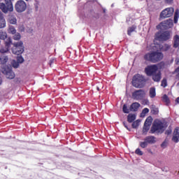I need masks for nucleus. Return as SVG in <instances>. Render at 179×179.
Segmentation results:
<instances>
[{"label": "nucleus", "mask_w": 179, "mask_h": 179, "mask_svg": "<svg viewBox=\"0 0 179 179\" xmlns=\"http://www.w3.org/2000/svg\"><path fill=\"white\" fill-rule=\"evenodd\" d=\"M144 59L146 61H150V62H153L155 64L163 59V53L160 52H152L151 53H147L144 56Z\"/></svg>", "instance_id": "f257e3e1"}, {"label": "nucleus", "mask_w": 179, "mask_h": 179, "mask_svg": "<svg viewBox=\"0 0 179 179\" xmlns=\"http://www.w3.org/2000/svg\"><path fill=\"white\" fill-rule=\"evenodd\" d=\"M12 52L15 55H20L24 52V45H23V41H20L13 43L11 48Z\"/></svg>", "instance_id": "f03ea898"}, {"label": "nucleus", "mask_w": 179, "mask_h": 179, "mask_svg": "<svg viewBox=\"0 0 179 179\" xmlns=\"http://www.w3.org/2000/svg\"><path fill=\"white\" fill-rule=\"evenodd\" d=\"M132 85L134 87L137 89H141L145 86V77L141 76V74H137L134 76L132 80Z\"/></svg>", "instance_id": "7ed1b4c3"}, {"label": "nucleus", "mask_w": 179, "mask_h": 179, "mask_svg": "<svg viewBox=\"0 0 179 179\" xmlns=\"http://www.w3.org/2000/svg\"><path fill=\"white\" fill-rule=\"evenodd\" d=\"M163 131H164V124L160 120L155 121L150 129L151 134H163Z\"/></svg>", "instance_id": "20e7f679"}, {"label": "nucleus", "mask_w": 179, "mask_h": 179, "mask_svg": "<svg viewBox=\"0 0 179 179\" xmlns=\"http://www.w3.org/2000/svg\"><path fill=\"white\" fill-rule=\"evenodd\" d=\"M0 9L3 13L13 12V4L11 0H5L4 3H0Z\"/></svg>", "instance_id": "39448f33"}, {"label": "nucleus", "mask_w": 179, "mask_h": 179, "mask_svg": "<svg viewBox=\"0 0 179 179\" xmlns=\"http://www.w3.org/2000/svg\"><path fill=\"white\" fill-rule=\"evenodd\" d=\"M173 26V20L169 19L162 22L159 25L157 26V29H160L161 30H168V29H171Z\"/></svg>", "instance_id": "423d86ee"}, {"label": "nucleus", "mask_w": 179, "mask_h": 179, "mask_svg": "<svg viewBox=\"0 0 179 179\" xmlns=\"http://www.w3.org/2000/svg\"><path fill=\"white\" fill-rule=\"evenodd\" d=\"M1 71L2 73L6 76L7 79H15V77L16 76L13 71H12V68L9 66H5L3 67Z\"/></svg>", "instance_id": "0eeeda50"}, {"label": "nucleus", "mask_w": 179, "mask_h": 179, "mask_svg": "<svg viewBox=\"0 0 179 179\" xmlns=\"http://www.w3.org/2000/svg\"><path fill=\"white\" fill-rule=\"evenodd\" d=\"M15 10L18 13H22V12H24L26 9H27V4L23 0L17 1L15 5Z\"/></svg>", "instance_id": "6e6552de"}, {"label": "nucleus", "mask_w": 179, "mask_h": 179, "mask_svg": "<svg viewBox=\"0 0 179 179\" xmlns=\"http://www.w3.org/2000/svg\"><path fill=\"white\" fill-rule=\"evenodd\" d=\"M157 38H158L160 41H167V40H170L171 38V31H165L162 33H157L156 34Z\"/></svg>", "instance_id": "1a4fd4ad"}, {"label": "nucleus", "mask_w": 179, "mask_h": 179, "mask_svg": "<svg viewBox=\"0 0 179 179\" xmlns=\"http://www.w3.org/2000/svg\"><path fill=\"white\" fill-rule=\"evenodd\" d=\"M145 96H146V92L143 90H137L132 93L134 100H143Z\"/></svg>", "instance_id": "9d476101"}, {"label": "nucleus", "mask_w": 179, "mask_h": 179, "mask_svg": "<svg viewBox=\"0 0 179 179\" xmlns=\"http://www.w3.org/2000/svg\"><path fill=\"white\" fill-rule=\"evenodd\" d=\"M145 73L148 76H152V75H155L157 72H159V67L156 64L148 66L145 69Z\"/></svg>", "instance_id": "9b49d317"}, {"label": "nucleus", "mask_w": 179, "mask_h": 179, "mask_svg": "<svg viewBox=\"0 0 179 179\" xmlns=\"http://www.w3.org/2000/svg\"><path fill=\"white\" fill-rule=\"evenodd\" d=\"M174 13V8L173 7L166 8L162 10L160 13L161 19H166L167 17H171V15Z\"/></svg>", "instance_id": "f8f14e48"}, {"label": "nucleus", "mask_w": 179, "mask_h": 179, "mask_svg": "<svg viewBox=\"0 0 179 179\" xmlns=\"http://www.w3.org/2000/svg\"><path fill=\"white\" fill-rule=\"evenodd\" d=\"M172 141L174 142L175 143H178L179 142V127H176L173 134V137H172Z\"/></svg>", "instance_id": "ddd939ff"}, {"label": "nucleus", "mask_w": 179, "mask_h": 179, "mask_svg": "<svg viewBox=\"0 0 179 179\" xmlns=\"http://www.w3.org/2000/svg\"><path fill=\"white\" fill-rule=\"evenodd\" d=\"M151 76H152L154 82H160L162 80V73L160 71L155 73V74H152Z\"/></svg>", "instance_id": "4468645a"}, {"label": "nucleus", "mask_w": 179, "mask_h": 179, "mask_svg": "<svg viewBox=\"0 0 179 179\" xmlns=\"http://www.w3.org/2000/svg\"><path fill=\"white\" fill-rule=\"evenodd\" d=\"M156 138L153 136H148L147 137H145L144 138V141H145V142H147V143H150V144H153V143H155L156 142Z\"/></svg>", "instance_id": "2eb2a0df"}, {"label": "nucleus", "mask_w": 179, "mask_h": 179, "mask_svg": "<svg viewBox=\"0 0 179 179\" xmlns=\"http://www.w3.org/2000/svg\"><path fill=\"white\" fill-rule=\"evenodd\" d=\"M141 107V103L138 102L133 103L130 106V111H138V108Z\"/></svg>", "instance_id": "dca6fc26"}, {"label": "nucleus", "mask_w": 179, "mask_h": 179, "mask_svg": "<svg viewBox=\"0 0 179 179\" xmlns=\"http://www.w3.org/2000/svg\"><path fill=\"white\" fill-rule=\"evenodd\" d=\"M8 22L10 24H16V23H17V20L15 15H9Z\"/></svg>", "instance_id": "f3484780"}, {"label": "nucleus", "mask_w": 179, "mask_h": 179, "mask_svg": "<svg viewBox=\"0 0 179 179\" xmlns=\"http://www.w3.org/2000/svg\"><path fill=\"white\" fill-rule=\"evenodd\" d=\"M173 48H179V36L178 35H176L173 37Z\"/></svg>", "instance_id": "a211bd4d"}, {"label": "nucleus", "mask_w": 179, "mask_h": 179, "mask_svg": "<svg viewBox=\"0 0 179 179\" xmlns=\"http://www.w3.org/2000/svg\"><path fill=\"white\" fill-rule=\"evenodd\" d=\"M5 47H6L7 48H10V45H13V43L12 42V38H10V37L8 38L5 42Z\"/></svg>", "instance_id": "6ab92c4d"}, {"label": "nucleus", "mask_w": 179, "mask_h": 179, "mask_svg": "<svg viewBox=\"0 0 179 179\" xmlns=\"http://www.w3.org/2000/svg\"><path fill=\"white\" fill-rule=\"evenodd\" d=\"M136 120V115L135 114H129L127 116L128 122H134Z\"/></svg>", "instance_id": "aec40b11"}, {"label": "nucleus", "mask_w": 179, "mask_h": 179, "mask_svg": "<svg viewBox=\"0 0 179 179\" xmlns=\"http://www.w3.org/2000/svg\"><path fill=\"white\" fill-rule=\"evenodd\" d=\"M8 32L9 33V34L13 35V34H16L17 31H16V29L15 28V27L10 25L8 27Z\"/></svg>", "instance_id": "412c9836"}, {"label": "nucleus", "mask_w": 179, "mask_h": 179, "mask_svg": "<svg viewBox=\"0 0 179 179\" xmlns=\"http://www.w3.org/2000/svg\"><path fill=\"white\" fill-rule=\"evenodd\" d=\"M6 27V20H5V17L0 19V29H5Z\"/></svg>", "instance_id": "4be33fe9"}, {"label": "nucleus", "mask_w": 179, "mask_h": 179, "mask_svg": "<svg viewBox=\"0 0 179 179\" xmlns=\"http://www.w3.org/2000/svg\"><path fill=\"white\" fill-rule=\"evenodd\" d=\"M13 38L15 41H19L20 38H22V35H20V33L15 32V34H13Z\"/></svg>", "instance_id": "5701e85b"}, {"label": "nucleus", "mask_w": 179, "mask_h": 179, "mask_svg": "<svg viewBox=\"0 0 179 179\" xmlns=\"http://www.w3.org/2000/svg\"><path fill=\"white\" fill-rule=\"evenodd\" d=\"M150 96L151 99L156 96V89L155 87H152L150 89Z\"/></svg>", "instance_id": "b1692460"}, {"label": "nucleus", "mask_w": 179, "mask_h": 179, "mask_svg": "<svg viewBox=\"0 0 179 179\" xmlns=\"http://www.w3.org/2000/svg\"><path fill=\"white\" fill-rule=\"evenodd\" d=\"M178 17H179V10L176 9L174 14V23H178Z\"/></svg>", "instance_id": "393cba45"}, {"label": "nucleus", "mask_w": 179, "mask_h": 179, "mask_svg": "<svg viewBox=\"0 0 179 179\" xmlns=\"http://www.w3.org/2000/svg\"><path fill=\"white\" fill-rule=\"evenodd\" d=\"M8 38V34L5 31H0V40H6Z\"/></svg>", "instance_id": "a878e982"}, {"label": "nucleus", "mask_w": 179, "mask_h": 179, "mask_svg": "<svg viewBox=\"0 0 179 179\" xmlns=\"http://www.w3.org/2000/svg\"><path fill=\"white\" fill-rule=\"evenodd\" d=\"M136 30V26H132L131 27H129L127 30V34L128 36H131V33H134Z\"/></svg>", "instance_id": "bb28decb"}, {"label": "nucleus", "mask_w": 179, "mask_h": 179, "mask_svg": "<svg viewBox=\"0 0 179 179\" xmlns=\"http://www.w3.org/2000/svg\"><path fill=\"white\" fill-rule=\"evenodd\" d=\"M9 59L8 58V56H1L0 57V62L1 64H6L8 62V60Z\"/></svg>", "instance_id": "cd10ccee"}, {"label": "nucleus", "mask_w": 179, "mask_h": 179, "mask_svg": "<svg viewBox=\"0 0 179 179\" xmlns=\"http://www.w3.org/2000/svg\"><path fill=\"white\" fill-rule=\"evenodd\" d=\"M150 129V126L149 124H145V123H144V126L143 128V134H145L146 135V133L148 132V131H149Z\"/></svg>", "instance_id": "c85d7f7f"}, {"label": "nucleus", "mask_w": 179, "mask_h": 179, "mask_svg": "<svg viewBox=\"0 0 179 179\" xmlns=\"http://www.w3.org/2000/svg\"><path fill=\"white\" fill-rule=\"evenodd\" d=\"M152 121H153V119L152 118V117H148L145 121V123L146 125H152Z\"/></svg>", "instance_id": "c756f323"}, {"label": "nucleus", "mask_w": 179, "mask_h": 179, "mask_svg": "<svg viewBox=\"0 0 179 179\" xmlns=\"http://www.w3.org/2000/svg\"><path fill=\"white\" fill-rule=\"evenodd\" d=\"M141 124V120H137L136 121H134L133 123H132V128H136L137 127H139V124Z\"/></svg>", "instance_id": "7c9ffc66"}, {"label": "nucleus", "mask_w": 179, "mask_h": 179, "mask_svg": "<svg viewBox=\"0 0 179 179\" xmlns=\"http://www.w3.org/2000/svg\"><path fill=\"white\" fill-rule=\"evenodd\" d=\"M151 112L152 113V114H159V109H157V108L155 107V106H152L151 108Z\"/></svg>", "instance_id": "2f4dec72"}, {"label": "nucleus", "mask_w": 179, "mask_h": 179, "mask_svg": "<svg viewBox=\"0 0 179 179\" xmlns=\"http://www.w3.org/2000/svg\"><path fill=\"white\" fill-rule=\"evenodd\" d=\"M122 110L124 114H129V111H131V109H128V106H127L125 104L123 106Z\"/></svg>", "instance_id": "473e14b6"}, {"label": "nucleus", "mask_w": 179, "mask_h": 179, "mask_svg": "<svg viewBox=\"0 0 179 179\" xmlns=\"http://www.w3.org/2000/svg\"><path fill=\"white\" fill-rule=\"evenodd\" d=\"M148 143L145 140H144L143 142H140V146L143 149H145V148H148Z\"/></svg>", "instance_id": "72a5a7b5"}, {"label": "nucleus", "mask_w": 179, "mask_h": 179, "mask_svg": "<svg viewBox=\"0 0 179 179\" xmlns=\"http://www.w3.org/2000/svg\"><path fill=\"white\" fill-rule=\"evenodd\" d=\"M8 51H9V48H7L6 46L0 48V52L1 54H5V52H8Z\"/></svg>", "instance_id": "f704fd0d"}, {"label": "nucleus", "mask_w": 179, "mask_h": 179, "mask_svg": "<svg viewBox=\"0 0 179 179\" xmlns=\"http://www.w3.org/2000/svg\"><path fill=\"white\" fill-rule=\"evenodd\" d=\"M11 65L13 68H19V62H16V60H13Z\"/></svg>", "instance_id": "c9c22d12"}, {"label": "nucleus", "mask_w": 179, "mask_h": 179, "mask_svg": "<svg viewBox=\"0 0 179 179\" xmlns=\"http://www.w3.org/2000/svg\"><path fill=\"white\" fill-rule=\"evenodd\" d=\"M17 62H18V64H23V62H24V59H23V57L22 56H18L17 57Z\"/></svg>", "instance_id": "e433bc0d"}, {"label": "nucleus", "mask_w": 179, "mask_h": 179, "mask_svg": "<svg viewBox=\"0 0 179 179\" xmlns=\"http://www.w3.org/2000/svg\"><path fill=\"white\" fill-rule=\"evenodd\" d=\"M148 113H149V108H145L143 110L141 116V117H145V115L148 114Z\"/></svg>", "instance_id": "4c0bfd02"}, {"label": "nucleus", "mask_w": 179, "mask_h": 179, "mask_svg": "<svg viewBox=\"0 0 179 179\" xmlns=\"http://www.w3.org/2000/svg\"><path fill=\"white\" fill-rule=\"evenodd\" d=\"M170 45L168 44H165L162 46V50L163 51H169V50H170Z\"/></svg>", "instance_id": "58836bf2"}, {"label": "nucleus", "mask_w": 179, "mask_h": 179, "mask_svg": "<svg viewBox=\"0 0 179 179\" xmlns=\"http://www.w3.org/2000/svg\"><path fill=\"white\" fill-rule=\"evenodd\" d=\"M136 155H138V156H142L143 155V152L141 150V149L137 148L135 151Z\"/></svg>", "instance_id": "ea45409f"}, {"label": "nucleus", "mask_w": 179, "mask_h": 179, "mask_svg": "<svg viewBox=\"0 0 179 179\" xmlns=\"http://www.w3.org/2000/svg\"><path fill=\"white\" fill-rule=\"evenodd\" d=\"M161 86H162V87H166V86H167V80L166 78L162 80Z\"/></svg>", "instance_id": "a19ab883"}, {"label": "nucleus", "mask_w": 179, "mask_h": 179, "mask_svg": "<svg viewBox=\"0 0 179 179\" xmlns=\"http://www.w3.org/2000/svg\"><path fill=\"white\" fill-rule=\"evenodd\" d=\"M163 100H164V101H165V103H168L169 101V96H167V95H164Z\"/></svg>", "instance_id": "79ce46f5"}, {"label": "nucleus", "mask_w": 179, "mask_h": 179, "mask_svg": "<svg viewBox=\"0 0 179 179\" xmlns=\"http://www.w3.org/2000/svg\"><path fill=\"white\" fill-rule=\"evenodd\" d=\"M161 147L163 148L164 149H165V148H167V141H164L162 143Z\"/></svg>", "instance_id": "37998d69"}, {"label": "nucleus", "mask_w": 179, "mask_h": 179, "mask_svg": "<svg viewBox=\"0 0 179 179\" xmlns=\"http://www.w3.org/2000/svg\"><path fill=\"white\" fill-rule=\"evenodd\" d=\"M35 10L37 12L38 10V2L34 3Z\"/></svg>", "instance_id": "c03bdc74"}, {"label": "nucleus", "mask_w": 179, "mask_h": 179, "mask_svg": "<svg viewBox=\"0 0 179 179\" xmlns=\"http://www.w3.org/2000/svg\"><path fill=\"white\" fill-rule=\"evenodd\" d=\"M55 62V59H50L49 62L50 66H51Z\"/></svg>", "instance_id": "a18cd8bd"}, {"label": "nucleus", "mask_w": 179, "mask_h": 179, "mask_svg": "<svg viewBox=\"0 0 179 179\" xmlns=\"http://www.w3.org/2000/svg\"><path fill=\"white\" fill-rule=\"evenodd\" d=\"M165 134L166 135H170V134H171V129H168L165 131Z\"/></svg>", "instance_id": "49530a36"}, {"label": "nucleus", "mask_w": 179, "mask_h": 179, "mask_svg": "<svg viewBox=\"0 0 179 179\" xmlns=\"http://www.w3.org/2000/svg\"><path fill=\"white\" fill-rule=\"evenodd\" d=\"M175 62H176V65H179V57L176 59Z\"/></svg>", "instance_id": "de8ad7c7"}, {"label": "nucleus", "mask_w": 179, "mask_h": 179, "mask_svg": "<svg viewBox=\"0 0 179 179\" xmlns=\"http://www.w3.org/2000/svg\"><path fill=\"white\" fill-rule=\"evenodd\" d=\"M123 125L125 128H127V129L129 130V129L128 128V126L127 125V122H123Z\"/></svg>", "instance_id": "09e8293b"}, {"label": "nucleus", "mask_w": 179, "mask_h": 179, "mask_svg": "<svg viewBox=\"0 0 179 179\" xmlns=\"http://www.w3.org/2000/svg\"><path fill=\"white\" fill-rule=\"evenodd\" d=\"M166 3H171L173 2V0H165Z\"/></svg>", "instance_id": "8fccbe9b"}, {"label": "nucleus", "mask_w": 179, "mask_h": 179, "mask_svg": "<svg viewBox=\"0 0 179 179\" xmlns=\"http://www.w3.org/2000/svg\"><path fill=\"white\" fill-rule=\"evenodd\" d=\"M3 13H2L1 11H0V19H2L3 18Z\"/></svg>", "instance_id": "3c124183"}, {"label": "nucleus", "mask_w": 179, "mask_h": 179, "mask_svg": "<svg viewBox=\"0 0 179 179\" xmlns=\"http://www.w3.org/2000/svg\"><path fill=\"white\" fill-rule=\"evenodd\" d=\"M176 101L178 103V104H179V96L176 99Z\"/></svg>", "instance_id": "603ef678"}, {"label": "nucleus", "mask_w": 179, "mask_h": 179, "mask_svg": "<svg viewBox=\"0 0 179 179\" xmlns=\"http://www.w3.org/2000/svg\"><path fill=\"white\" fill-rule=\"evenodd\" d=\"M0 85H2V78H0Z\"/></svg>", "instance_id": "864d4df0"}, {"label": "nucleus", "mask_w": 179, "mask_h": 179, "mask_svg": "<svg viewBox=\"0 0 179 179\" xmlns=\"http://www.w3.org/2000/svg\"><path fill=\"white\" fill-rule=\"evenodd\" d=\"M103 13H106V9L103 8Z\"/></svg>", "instance_id": "5fc2aeb1"}, {"label": "nucleus", "mask_w": 179, "mask_h": 179, "mask_svg": "<svg viewBox=\"0 0 179 179\" xmlns=\"http://www.w3.org/2000/svg\"><path fill=\"white\" fill-rule=\"evenodd\" d=\"M97 90H100V87H96Z\"/></svg>", "instance_id": "6e6d98bb"}, {"label": "nucleus", "mask_w": 179, "mask_h": 179, "mask_svg": "<svg viewBox=\"0 0 179 179\" xmlns=\"http://www.w3.org/2000/svg\"><path fill=\"white\" fill-rule=\"evenodd\" d=\"M177 77L179 78V71H178V73L177 74Z\"/></svg>", "instance_id": "4d7b16f0"}, {"label": "nucleus", "mask_w": 179, "mask_h": 179, "mask_svg": "<svg viewBox=\"0 0 179 179\" xmlns=\"http://www.w3.org/2000/svg\"><path fill=\"white\" fill-rule=\"evenodd\" d=\"M25 1H27V2L29 1V0H25Z\"/></svg>", "instance_id": "13d9d810"}, {"label": "nucleus", "mask_w": 179, "mask_h": 179, "mask_svg": "<svg viewBox=\"0 0 179 179\" xmlns=\"http://www.w3.org/2000/svg\"><path fill=\"white\" fill-rule=\"evenodd\" d=\"M0 44H1V41H0Z\"/></svg>", "instance_id": "bf43d9fd"}]
</instances>
